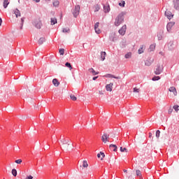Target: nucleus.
Segmentation results:
<instances>
[{
    "label": "nucleus",
    "instance_id": "f257e3e1",
    "mask_svg": "<svg viewBox=\"0 0 179 179\" xmlns=\"http://www.w3.org/2000/svg\"><path fill=\"white\" fill-rule=\"evenodd\" d=\"M122 22H124V14L120 13L117 16L115 19V26H120Z\"/></svg>",
    "mask_w": 179,
    "mask_h": 179
},
{
    "label": "nucleus",
    "instance_id": "f03ea898",
    "mask_svg": "<svg viewBox=\"0 0 179 179\" xmlns=\"http://www.w3.org/2000/svg\"><path fill=\"white\" fill-rule=\"evenodd\" d=\"M72 13L74 17H78V16H79V13H80V6H75V8L72 10Z\"/></svg>",
    "mask_w": 179,
    "mask_h": 179
},
{
    "label": "nucleus",
    "instance_id": "7ed1b4c3",
    "mask_svg": "<svg viewBox=\"0 0 179 179\" xmlns=\"http://www.w3.org/2000/svg\"><path fill=\"white\" fill-rule=\"evenodd\" d=\"M62 149H64V150H72V149H73V145H71V143H69V142L66 143V144H64L63 145H62Z\"/></svg>",
    "mask_w": 179,
    "mask_h": 179
},
{
    "label": "nucleus",
    "instance_id": "20e7f679",
    "mask_svg": "<svg viewBox=\"0 0 179 179\" xmlns=\"http://www.w3.org/2000/svg\"><path fill=\"white\" fill-rule=\"evenodd\" d=\"M164 67L160 64H157V68L155 69V75H160L163 72Z\"/></svg>",
    "mask_w": 179,
    "mask_h": 179
},
{
    "label": "nucleus",
    "instance_id": "39448f33",
    "mask_svg": "<svg viewBox=\"0 0 179 179\" xmlns=\"http://www.w3.org/2000/svg\"><path fill=\"white\" fill-rule=\"evenodd\" d=\"M167 45L169 51H174L176 50V45L173 41H169Z\"/></svg>",
    "mask_w": 179,
    "mask_h": 179
},
{
    "label": "nucleus",
    "instance_id": "423d86ee",
    "mask_svg": "<svg viewBox=\"0 0 179 179\" xmlns=\"http://www.w3.org/2000/svg\"><path fill=\"white\" fill-rule=\"evenodd\" d=\"M127 31V25H123L120 29H119L118 33L120 34V36H124L125 33Z\"/></svg>",
    "mask_w": 179,
    "mask_h": 179
},
{
    "label": "nucleus",
    "instance_id": "0eeeda50",
    "mask_svg": "<svg viewBox=\"0 0 179 179\" xmlns=\"http://www.w3.org/2000/svg\"><path fill=\"white\" fill-rule=\"evenodd\" d=\"M153 61H155L153 58L148 57V59L145 62V65L146 66H150V65L153 64Z\"/></svg>",
    "mask_w": 179,
    "mask_h": 179
},
{
    "label": "nucleus",
    "instance_id": "6e6552de",
    "mask_svg": "<svg viewBox=\"0 0 179 179\" xmlns=\"http://www.w3.org/2000/svg\"><path fill=\"white\" fill-rule=\"evenodd\" d=\"M174 24H176V22H170L167 24L166 30H167V31H169V33H170V31H171V29L173 28V26H174Z\"/></svg>",
    "mask_w": 179,
    "mask_h": 179
},
{
    "label": "nucleus",
    "instance_id": "1a4fd4ad",
    "mask_svg": "<svg viewBox=\"0 0 179 179\" xmlns=\"http://www.w3.org/2000/svg\"><path fill=\"white\" fill-rule=\"evenodd\" d=\"M109 40L110 41H117L118 40V36L115 34H111L109 36Z\"/></svg>",
    "mask_w": 179,
    "mask_h": 179
},
{
    "label": "nucleus",
    "instance_id": "9d476101",
    "mask_svg": "<svg viewBox=\"0 0 179 179\" xmlns=\"http://www.w3.org/2000/svg\"><path fill=\"white\" fill-rule=\"evenodd\" d=\"M165 16L169 19V20H171L174 15L171 11L166 10L165 11Z\"/></svg>",
    "mask_w": 179,
    "mask_h": 179
},
{
    "label": "nucleus",
    "instance_id": "9b49d317",
    "mask_svg": "<svg viewBox=\"0 0 179 179\" xmlns=\"http://www.w3.org/2000/svg\"><path fill=\"white\" fill-rule=\"evenodd\" d=\"M173 8L176 10H179V0H173Z\"/></svg>",
    "mask_w": 179,
    "mask_h": 179
},
{
    "label": "nucleus",
    "instance_id": "f8f14e48",
    "mask_svg": "<svg viewBox=\"0 0 179 179\" xmlns=\"http://www.w3.org/2000/svg\"><path fill=\"white\" fill-rule=\"evenodd\" d=\"M113 86H114V83H110V84H107L106 85V89L107 92H112Z\"/></svg>",
    "mask_w": 179,
    "mask_h": 179
},
{
    "label": "nucleus",
    "instance_id": "ddd939ff",
    "mask_svg": "<svg viewBox=\"0 0 179 179\" xmlns=\"http://www.w3.org/2000/svg\"><path fill=\"white\" fill-rule=\"evenodd\" d=\"M109 136H110V135H107V133H104L101 137L102 142H104V143H106V142H107Z\"/></svg>",
    "mask_w": 179,
    "mask_h": 179
},
{
    "label": "nucleus",
    "instance_id": "4468645a",
    "mask_svg": "<svg viewBox=\"0 0 179 179\" xmlns=\"http://www.w3.org/2000/svg\"><path fill=\"white\" fill-rule=\"evenodd\" d=\"M34 25L36 29H41V22L38 20L34 21Z\"/></svg>",
    "mask_w": 179,
    "mask_h": 179
},
{
    "label": "nucleus",
    "instance_id": "2eb2a0df",
    "mask_svg": "<svg viewBox=\"0 0 179 179\" xmlns=\"http://www.w3.org/2000/svg\"><path fill=\"white\" fill-rule=\"evenodd\" d=\"M104 78H113V79H121V78H120V76H115L113 74H110V73H108L105 76H103Z\"/></svg>",
    "mask_w": 179,
    "mask_h": 179
},
{
    "label": "nucleus",
    "instance_id": "dca6fc26",
    "mask_svg": "<svg viewBox=\"0 0 179 179\" xmlns=\"http://www.w3.org/2000/svg\"><path fill=\"white\" fill-rule=\"evenodd\" d=\"M103 10L105 13H108V12H110V5L109 4L103 5Z\"/></svg>",
    "mask_w": 179,
    "mask_h": 179
},
{
    "label": "nucleus",
    "instance_id": "f3484780",
    "mask_svg": "<svg viewBox=\"0 0 179 179\" xmlns=\"http://www.w3.org/2000/svg\"><path fill=\"white\" fill-rule=\"evenodd\" d=\"M109 148L110 149V150H113V152H117L118 148L117 147L116 145L114 144H110L109 145Z\"/></svg>",
    "mask_w": 179,
    "mask_h": 179
},
{
    "label": "nucleus",
    "instance_id": "a211bd4d",
    "mask_svg": "<svg viewBox=\"0 0 179 179\" xmlns=\"http://www.w3.org/2000/svg\"><path fill=\"white\" fill-rule=\"evenodd\" d=\"M52 83L56 87H58V86H59V81H58V79L57 78H54L52 80Z\"/></svg>",
    "mask_w": 179,
    "mask_h": 179
},
{
    "label": "nucleus",
    "instance_id": "6ab92c4d",
    "mask_svg": "<svg viewBox=\"0 0 179 179\" xmlns=\"http://www.w3.org/2000/svg\"><path fill=\"white\" fill-rule=\"evenodd\" d=\"M169 92L173 93L174 96H177V90L174 87H171L169 88Z\"/></svg>",
    "mask_w": 179,
    "mask_h": 179
},
{
    "label": "nucleus",
    "instance_id": "aec40b11",
    "mask_svg": "<svg viewBox=\"0 0 179 179\" xmlns=\"http://www.w3.org/2000/svg\"><path fill=\"white\" fill-rule=\"evenodd\" d=\"M106 55H107V53H106V52H101V61H104V59H106Z\"/></svg>",
    "mask_w": 179,
    "mask_h": 179
},
{
    "label": "nucleus",
    "instance_id": "412c9836",
    "mask_svg": "<svg viewBox=\"0 0 179 179\" xmlns=\"http://www.w3.org/2000/svg\"><path fill=\"white\" fill-rule=\"evenodd\" d=\"M89 72H90V73H92L94 76L96 75H99V72H96V71H94L93 68L90 69Z\"/></svg>",
    "mask_w": 179,
    "mask_h": 179
},
{
    "label": "nucleus",
    "instance_id": "4be33fe9",
    "mask_svg": "<svg viewBox=\"0 0 179 179\" xmlns=\"http://www.w3.org/2000/svg\"><path fill=\"white\" fill-rule=\"evenodd\" d=\"M8 5H9V1L8 0H3V6L4 9H6V8H8Z\"/></svg>",
    "mask_w": 179,
    "mask_h": 179
},
{
    "label": "nucleus",
    "instance_id": "5701e85b",
    "mask_svg": "<svg viewBox=\"0 0 179 179\" xmlns=\"http://www.w3.org/2000/svg\"><path fill=\"white\" fill-rule=\"evenodd\" d=\"M60 142L62 143V146H63V145H65L66 143H68V142H69V141L66 140L64 138H61Z\"/></svg>",
    "mask_w": 179,
    "mask_h": 179
},
{
    "label": "nucleus",
    "instance_id": "b1692460",
    "mask_svg": "<svg viewBox=\"0 0 179 179\" xmlns=\"http://www.w3.org/2000/svg\"><path fill=\"white\" fill-rule=\"evenodd\" d=\"M11 173L13 177H16V176H17V171L15 169H13L11 171Z\"/></svg>",
    "mask_w": 179,
    "mask_h": 179
},
{
    "label": "nucleus",
    "instance_id": "393cba45",
    "mask_svg": "<svg viewBox=\"0 0 179 179\" xmlns=\"http://www.w3.org/2000/svg\"><path fill=\"white\" fill-rule=\"evenodd\" d=\"M50 22H51V24L52 25L57 24V18H51Z\"/></svg>",
    "mask_w": 179,
    "mask_h": 179
},
{
    "label": "nucleus",
    "instance_id": "a878e982",
    "mask_svg": "<svg viewBox=\"0 0 179 179\" xmlns=\"http://www.w3.org/2000/svg\"><path fill=\"white\" fill-rule=\"evenodd\" d=\"M83 167H84V168L89 167V164H87V161L84 160L83 162Z\"/></svg>",
    "mask_w": 179,
    "mask_h": 179
},
{
    "label": "nucleus",
    "instance_id": "bb28decb",
    "mask_svg": "<svg viewBox=\"0 0 179 179\" xmlns=\"http://www.w3.org/2000/svg\"><path fill=\"white\" fill-rule=\"evenodd\" d=\"M14 13H15L16 17H17L18 16H20V11L17 8H16Z\"/></svg>",
    "mask_w": 179,
    "mask_h": 179
},
{
    "label": "nucleus",
    "instance_id": "cd10ccee",
    "mask_svg": "<svg viewBox=\"0 0 179 179\" xmlns=\"http://www.w3.org/2000/svg\"><path fill=\"white\" fill-rule=\"evenodd\" d=\"M45 41V38H40V39L38 40V44L41 45L43 44V43H44Z\"/></svg>",
    "mask_w": 179,
    "mask_h": 179
},
{
    "label": "nucleus",
    "instance_id": "c85d7f7f",
    "mask_svg": "<svg viewBox=\"0 0 179 179\" xmlns=\"http://www.w3.org/2000/svg\"><path fill=\"white\" fill-rule=\"evenodd\" d=\"M152 80H153V82H156V80H160V76H155L152 77Z\"/></svg>",
    "mask_w": 179,
    "mask_h": 179
},
{
    "label": "nucleus",
    "instance_id": "c756f323",
    "mask_svg": "<svg viewBox=\"0 0 179 179\" xmlns=\"http://www.w3.org/2000/svg\"><path fill=\"white\" fill-rule=\"evenodd\" d=\"M100 10V6L99 4L94 6V12H99Z\"/></svg>",
    "mask_w": 179,
    "mask_h": 179
},
{
    "label": "nucleus",
    "instance_id": "7c9ffc66",
    "mask_svg": "<svg viewBox=\"0 0 179 179\" xmlns=\"http://www.w3.org/2000/svg\"><path fill=\"white\" fill-rule=\"evenodd\" d=\"M65 66H66V68H69L70 70L72 69V65L69 62H66Z\"/></svg>",
    "mask_w": 179,
    "mask_h": 179
},
{
    "label": "nucleus",
    "instance_id": "2f4dec72",
    "mask_svg": "<svg viewBox=\"0 0 179 179\" xmlns=\"http://www.w3.org/2000/svg\"><path fill=\"white\" fill-rule=\"evenodd\" d=\"M155 136L157 139H159V138H160V130H157L156 131V134Z\"/></svg>",
    "mask_w": 179,
    "mask_h": 179
},
{
    "label": "nucleus",
    "instance_id": "473e14b6",
    "mask_svg": "<svg viewBox=\"0 0 179 179\" xmlns=\"http://www.w3.org/2000/svg\"><path fill=\"white\" fill-rule=\"evenodd\" d=\"M70 99H71V100H73V101H76V100H77L76 96H75V95H73V94H71V95H70Z\"/></svg>",
    "mask_w": 179,
    "mask_h": 179
},
{
    "label": "nucleus",
    "instance_id": "72a5a7b5",
    "mask_svg": "<svg viewBox=\"0 0 179 179\" xmlns=\"http://www.w3.org/2000/svg\"><path fill=\"white\" fill-rule=\"evenodd\" d=\"M179 106L178 105H175L173 107V109L175 110V111H176V113H178L179 111Z\"/></svg>",
    "mask_w": 179,
    "mask_h": 179
},
{
    "label": "nucleus",
    "instance_id": "f704fd0d",
    "mask_svg": "<svg viewBox=\"0 0 179 179\" xmlns=\"http://www.w3.org/2000/svg\"><path fill=\"white\" fill-rule=\"evenodd\" d=\"M143 45H141V48L138 49V54H143Z\"/></svg>",
    "mask_w": 179,
    "mask_h": 179
},
{
    "label": "nucleus",
    "instance_id": "c9c22d12",
    "mask_svg": "<svg viewBox=\"0 0 179 179\" xmlns=\"http://www.w3.org/2000/svg\"><path fill=\"white\" fill-rule=\"evenodd\" d=\"M59 52L60 55H64V54L65 52V50L64 48H61V49H59Z\"/></svg>",
    "mask_w": 179,
    "mask_h": 179
},
{
    "label": "nucleus",
    "instance_id": "e433bc0d",
    "mask_svg": "<svg viewBox=\"0 0 179 179\" xmlns=\"http://www.w3.org/2000/svg\"><path fill=\"white\" fill-rule=\"evenodd\" d=\"M136 174L138 177H141V176H142V173H141V171H139V170L136 171Z\"/></svg>",
    "mask_w": 179,
    "mask_h": 179
},
{
    "label": "nucleus",
    "instance_id": "4c0bfd02",
    "mask_svg": "<svg viewBox=\"0 0 179 179\" xmlns=\"http://www.w3.org/2000/svg\"><path fill=\"white\" fill-rule=\"evenodd\" d=\"M155 48H156V46L155 45H150V51H154Z\"/></svg>",
    "mask_w": 179,
    "mask_h": 179
},
{
    "label": "nucleus",
    "instance_id": "58836bf2",
    "mask_svg": "<svg viewBox=\"0 0 179 179\" xmlns=\"http://www.w3.org/2000/svg\"><path fill=\"white\" fill-rule=\"evenodd\" d=\"M119 6L124 8L125 6V1H122V3H119Z\"/></svg>",
    "mask_w": 179,
    "mask_h": 179
},
{
    "label": "nucleus",
    "instance_id": "ea45409f",
    "mask_svg": "<svg viewBox=\"0 0 179 179\" xmlns=\"http://www.w3.org/2000/svg\"><path fill=\"white\" fill-rule=\"evenodd\" d=\"M100 155L101 156V160H103V159H104V157H106V155L103 152H100Z\"/></svg>",
    "mask_w": 179,
    "mask_h": 179
},
{
    "label": "nucleus",
    "instance_id": "a19ab883",
    "mask_svg": "<svg viewBox=\"0 0 179 179\" xmlns=\"http://www.w3.org/2000/svg\"><path fill=\"white\" fill-rule=\"evenodd\" d=\"M62 31H63V33H69V28H64Z\"/></svg>",
    "mask_w": 179,
    "mask_h": 179
},
{
    "label": "nucleus",
    "instance_id": "79ce46f5",
    "mask_svg": "<svg viewBox=\"0 0 179 179\" xmlns=\"http://www.w3.org/2000/svg\"><path fill=\"white\" fill-rule=\"evenodd\" d=\"M22 162V159H17L15 161V163H16L17 164H21Z\"/></svg>",
    "mask_w": 179,
    "mask_h": 179
},
{
    "label": "nucleus",
    "instance_id": "37998d69",
    "mask_svg": "<svg viewBox=\"0 0 179 179\" xmlns=\"http://www.w3.org/2000/svg\"><path fill=\"white\" fill-rule=\"evenodd\" d=\"M120 152H127V148L120 147Z\"/></svg>",
    "mask_w": 179,
    "mask_h": 179
},
{
    "label": "nucleus",
    "instance_id": "c03bdc74",
    "mask_svg": "<svg viewBox=\"0 0 179 179\" xmlns=\"http://www.w3.org/2000/svg\"><path fill=\"white\" fill-rule=\"evenodd\" d=\"M99 24H100V23H99V22L95 23V24H94V30H96V29L99 28Z\"/></svg>",
    "mask_w": 179,
    "mask_h": 179
},
{
    "label": "nucleus",
    "instance_id": "a18cd8bd",
    "mask_svg": "<svg viewBox=\"0 0 179 179\" xmlns=\"http://www.w3.org/2000/svg\"><path fill=\"white\" fill-rule=\"evenodd\" d=\"M124 57H125V58H126V59H128L131 58V54L127 53V54H126V55H125V56H124Z\"/></svg>",
    "mask_w": 179,
    "mask_h": 179
},
{
    "label": "nucleus",
    "instance_id": "49530a36",
    "mask_svg": "<svg viewBox=\"0 0 179 179\" xmlns=\"http://www.w3.org/2000/svg\"><path fill=\"white\" fill-rule=\"evenodd\" d=\"M58 5H59V1H55V2H53V6H58Z\"/></svg>",
    "mask_w": 179,
    "mask_h": 179
},
{
    "label": "nucleus",
    "instance_id": "de8ad7c7",
    "mask_svg": "<svg viewBox=\"0 0 179 179\" xmlns=\"http://www.w3.org/2000/svg\"><path fill=\"white\" fill-rule=\"evenodd\" d=\"M95 33H96V34H100L101 33V31H100L98 28V29H95Z\"/></svg>",
    "mask_w": 179,
    "mask_h": 179
},
{
    "label": "nucleus",
    "instance_id": "09e8293b",
    "mask_svg": "<svg viewBox=\"0 0 179 179\" xmlns=\"http://www.w3.org/2000/svg\"><path fill=\"white\" fill-rule=\"evenodd\" d=\"M134 92H136V93H139V89H138L136 87H134Z\"/></svg>",
    "mask_w": 179,
    "mask_h": 179
},
{
    "label": "nucleus",
    "instance_id": "8fccbe9b",
    "mask_svg": "<svg viewBox=\"0 0 179 179\" xmlns=\"http://www.w3.org/2000/svg\"><path fill=\"white\" fill-rule=\"evenodd\" d=\"M171 113H173V108H172L169 109L168 114H171Z\"/></svg>",
    "mask_w": 179,
    "mask_h": 179
},
{
    "label": "nucleus",
    "instance_id": "3c124183",
    "mask_svg": "<svg viewBox=\"0 0 179 179\" xmlns=\"http://www.w3.org/2000/svg\"><path fill=\"white\" fill-rule=\"evenodd\" d=\"M23 23H24V18H21V24L23 26Z\"/></svg>",
    "mask_w": 179,
    "mask_h": 179
},
{
    "label": "nucleus",
    "instance_id": "603ef678",
    "mask_svg": "<svg viewBox=\"0 0 179 179\" xmlns=\"http://www.w3.org/2000/svg\"><path fill=\"white\" fill-rule=\"evenodd\" d=\"M32 178H33V176L30 175L29 176H27L25 179H32Z\"/></svg>",
    "mask_w": 179,
    "mask_h": 179
},
{
    "label": "nucleus",
    "instance_id": "864d4df0",
    "mask_svg": "<svg viewBox=\"0 0 179 179\" xmlns=\"http://www.w3.org/2000/svg\"><path fill=\"white\" fill-rule=\"evenodd\" d=\"M157 37H158V40H162V35L161 34H158Z\"/></svg>",
    "mask_w": 179,
    "mask_h": 179
},
{
    "label": "nucleus",
    "instance_id": "5fc2aeb1",
    "mask_svg": "<svg viewBox=\"0 0 179 179\" xmlns=\"http://www.w3.org/2000/svg\"><path fill=\"white\" fill-rule=\"evenodd\" d=\"M96 79H99V76H94L92 78V80H96Z\"/></svg>",
    "mask_w": 179,
    "mask_h": 179
},
{
    "label": "nucleus",
    "instance_id": "6e6d98bb",
    "mask_svg": "<svg viewBox=\"0 0 179 179\" xmlns=\"http://www.w3.org/2000/svg\"><path fill=\"white\" fill-rule=\"evenodd\" d=\"M100 157H101V154L100 153L97 154V158L100 159Z\"/></svg>",
    "mask_w": 179,
    "mask_h": 179
},
{
    "label": "nucleus",
    "instance_id": "4d7b16f0",
    "mask_svg": "<svg viewBox=\"0 0 179 179\" xmlns=\"http://www.w3.org/2000/svg\"><path fill=\"white\" fill-rule=\"evenodd\" d=\"M0 26H2V18L0 17Z\"/></svg>",
    "mask_w": 179,
    "mask_h": 179
},
{
    "label": "nucleus",
    "instance_id": "13d9d810",
    "mask_svg": "<svg viewBox=\"0 0 179 179\" xmlns=\"http://www.w3.org/2000/svg\"><path fill=\"white\" fill-rule=\"evenodd\" d=\"M35 2L38 3L40 2V0H34Z\"/></svg>",
    "mask_w": 179,
    "mask_h": 179
},
{
    "label": "nucleus",
    "instance_id": "bf43d9fd",
    "mask_svg": "<svg viewBox=\"0 0 179 179\" xmlns=\"http://www.w3.org/2000/svg\"><path fill=\"white\" fill-rule=\"evenodd\" d=\"M152 137V133H149V138Z\"/></svg>",
    "mask_w": 179,
    "mask_h": 179
},
{
    "label": "nucleus",
    "instance_id": "052dcab7",
    "mask_svg": "<svg viewBox=\"0 0 179 179\" xmlns=\"http://www.w3.org/2000/svg\"><path fill=\"white\" fill-rule=\"evenodd\" d=\"M20 30H22V29H23V26H22V24H21V27H20Z\"/></svg>",
    "mask_w": 179,
    "mask_h": 179
},
{
    "label": "nucleus",
    "instance_id": "680f3d73",
    "mask_svg": "<svg viewBox=\"0 0 179 179\" xmlns=\"http://www.w3.org/2000/svg\"><path fill=\"white\" fill-rule=\"evenodd\" d=\"M124 173H127V170H124Z\"/></svg>",
    "mask_w": 179,
    "mask_h": 179
},
{
    "label": "nucleus",
    "instance_id": "e2e57ef3",
    "mask_svg": "<svg viewBox=\"0 0 179 179\" xmlns=\"http://www.w3.org/2000/svg\"><path fill=\"white\" fill-rule=\"evenodd\" d=\"M124 47H125V45H123L122 48H124Z\"/></svg>",
    "mask_w": 179,
    "mask_h": 179
},
{
    "label": "nucleus",
    "instance_id": "0e129e2a",
    "mask_svg": "<svg viewBox=\"0 0 179 179\" xmlns=\"http://www.w3.org/2000/svg\"><path fill=\"white\" fill-rule=\"evenodd\" d=\"M129 179H132V178H131V176H130V177H129Z\"/></svg>",
    "mask_w": 179,
    "mask_h": 179
},
{
    "label": "nucleus",
    "instance_id": "69168bd1",
    "mask_svg": "<svg viewBox=\"0 0 179 179\" xmlns=\"http://www.w3.org/2000/svg\"><path fill=\"white\" fill-rule=\"evenodd\" d=\"M46 149H48V146L46 148Z\"/></svg>",
    "mask_w": 179,
    "mask_h": 179
},
{
    "label": "nucleus",
    "instance_id": "338daca9",
    "mask_svg": "<svg viewBox=\"0 0 179 179\" xmlns=\"http://www.w3.org/2000/svg\"><path fill=\"white\" fill-rule=\"evenodd\" d=\"M45 1H51V0H45Z\"/></svg>",
    "mask_w": 179,
    "mask_h": 179
}]
</instances>
